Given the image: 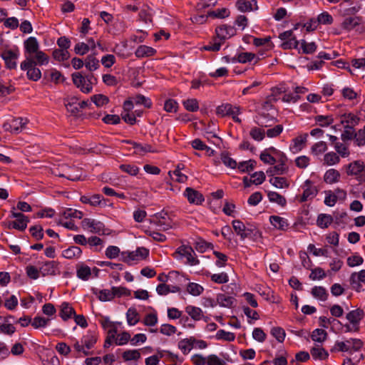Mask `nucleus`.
<instances>
[{"mask_svg": "<svg viewBox=\"0 0 365 365\" xmlns=\"http://www.w3.org/2000/svg\"><path fill=\"white\" fill-rule=\"evenodd\" d=\"M27 120L22 118H14L10 122L5 123L3 127L5 130H9L11 133H19L26 124Z\"/></svg>", "mask_w": 365, "mask_h": 365, "instance_id": "nucleus-11", "label": "nucleus"}, {"mask_svg": "<svg viewBox=\"0 0 365 365\" xmlns=\"http://www.w3.org/2000/svg\"><path fill=\"white\" fill-rule=\"evenodd\" d=\"M155 50L152 47L145 45L140 46L135 51V54L138 58L151 56L155 53Z\"/></svg>", "mask_w": 365, "mask_h": 365, "instance_id": "nucleus-37", "label": "nucleus"}, {"mask_svg": "<svg viewBox=\"0 0 365 365\" xmlns=\"http://www.w3.org/2000/svg\"><path fill=\"white\" fill-rule=\"evenodd\" d=\"M72 81L73 84L84 93H89L93 90V86H90V83H87L86 77L81 73H73L72 74Z\"/></svg>", "mask_w": 365, "mask_h": 365, "instance_id": "nucleus-9", "label": "nucleus"}, {"mask_svg": "<svg viewBox=\"0 0 365 365\" xmlns=\"http://www.w3.org/2000/svg\"><path fill=\"white\" fill-rule=\"evenodd\" d=\"M301 48L304 53H312L316 51L317 45L314 42L307 43L305 40H302Z\"/></svg>", "mask_w": 365, "mask_h": 365, "instance_id": "nucleus-59", "label": "nucleus"}, {"mask_svg": "<svg viewBox=\"0 0 365 365\" xmlns=\"http://www.w3.org/2000/svg\"><path fill=\"white\" fill-rule=\"evenodd\" d=\"M85 66L90 71H93L99 67V62L94 56L89 55L86 58Z\"/></svg>", "mask_w": 365, "mask_h": 365, "instance_id": "nucleus-49", "label": "nucleus"}, {"mask_svg": "<svg viewBox=\"0 0 365 365\" xmlns=\"http://www.w3.org/2000/svg\"><path fill=\"white\" fill-rule=\"evenodd\" d=\"M187 314L194 320L198 321L203 316L202 311L200 308L188 305L185 307Z\"/></svg>", "mask_w": 365, "mask_h": 365, "instance_id": "nucleus-38", "label": "nucleus"}, {"mask_svg": "<svg viewBox=\"0 0 365 365\" xmlns=\"http://www.w3.org/2000/svg\"><path fill=\"white\" fill-rule=\"evenodd\" d=\"M304 190L303 193L300 197L299 202H304L309 199H313L318 193L317 187L310 180H307L302 185Z\"/></svg>", "mask_w": 365, "mask_h": 365, "instance_id": "nucleus-8", "label": "nucleus"}, {"mask_svg": "<svg viewBox=\"0 0 365 365\" xmlns=\"http://www.w3.org/2000/svg\"><path fill=\"white\" fill-rule=\"evenodd\" d=\"M81 342L85 346L87 351L94 346L97 342V336L94 332L88 331L81 339Z\"/></svg>", "mask_w": 365, "mask_h": 365, "instance_id": "nucleus-23", "label": "nucleus"}, {"mask_svg": "<svg viewBox=\"0 0 365 365\" xmlns=\"http://www.w3.org/2000/svg\"><path fill=\"white\" fill-rule=\"evenodd\" d=\"M267 197L271 202L276 203L282 207L285 206L287 204L286 198L277 192L269 191L267 192Z\"/></svg>", "mask_w": 365, "mask_h": 365, "instance_id": "nucleus-34", "label": "nucleus"}, {"mask_svg": "<svg viewBox=\"0 0 365 365\" xmlns=\"http://www.w3.org/2000/svg\"><path fill=\"white\" fill-rule=\"evenodd\" d=\"M217 304L220 307L230 308L235 302L234 297L227 296L225 294H218L217 295Z\"/></svg>", "mask_w": 365, "mask_h": 365, "instance_id": "nucleus-31", "label": "nucleus"}, {"mask_svg": "<svg viewBox=\"0 0 365 365\" xmlns=\"http://www.w3.org/2000/svg\"><path fill=\"white\" fill-rule=\"evenodd\" d=\"M184 195L187 198L190 203L200 205L204 201L203 195L198 191L187 187L185 190Z\"/></svg>", "mask_w": 365, "mask_h": 365, "instance_id": "nucleus-15", "label": "nucleus"}, {"mask_svg": "<svg viewBox=\"0 0 365 365\" xmlns=\"http://www.w3.org/2000/svg\"><path fill=\"white\" fill-rule=\"evenodd\" d=\"M349 282L352 289L357 292L364 291L362 283L365 284V269L353 272L350 276Z\"/></svg>", "mask_w": 365, "mask_h": 365, "instance_id": "nucleus-7", "label": "nucleus"}, {"mask_svg": "<svg viewBox=\"0 0 365 365\" xmlns=\"http://www.w3.org/2000/svg\"><path fill=\"white\" fill-rule=\"evenodd\" d=\"M75 310L68 302H63L61 305L60 316L66 321L69 319L72 315L74 316Z\"/></svg>", "mask_w": 365, "mask_h": 365, "instance_id": "nucleus-33", "label": "nucleus"}, {"mask_svg": "<svg viewBox=\"0 0 365 365\" xmlns=\"http://www.w3.org/2000/svg\"><path fill=\"white\" fill-rule=\"evenodd\" d=\"M21 69L27 71V77L29 80L37 81L41 77V72L39 68H36L34 62L31 58H26L20 65Z\"/></svg>", "mask_w": 365, "mask_h": 365, "instance_id": "nucleus-3", "label": "nucleus"}, {"mask_svg": "<svg viewBox=\"0 0 365 365\" xmlns=\"http://www.w3.org/2000/svg\"><path fill=\"white\" fill-rule=\"evenodd\" d=\"M128 324L130 326L135 325L139 322L138 313L135 308H129L126 313Z\"/></svg>", "mask_w": 365, "mask_h": 365, "instance_id": "nucleus-44", "label": "nucleus"}, {"mask_svg": "<svg viewBox=\"0 0 365 365\" xmlns=\"http://www.w3.org/2000/svg\"><path fill=\"white\" fill-rule=\"evenodd\" d=\"M58 269V263L55 261H48L40 267V272L43 276L55 275Z\"/></svg>", "mask_w": 365, "mask_h": 365, "instance_id": "nucleus-21", "label": "nucleus"}, {"mask_svg": "<svg viewBox=\"0 0 365 365\" xmlns=\"http://www.w3.org/2000/svg\"><path fill=\"white\" fill-rule=\"evenodd\" d=\"M221 160L222 163L228 168L234 169L237 165V162L230 158V155L226 152L221 153Z\"/></svg>", "mask_w": 365, "mask_h": 365, "instance_id": "nucleus-57", "label": "nucleus"}, {"mask_svg": "<svg viewBox=\"0 0 365 365\" xmlns=\"http://www.w3.org/2000/svg\"><path fill=\"white\" fill-rule=\"evenodd\" d=\"M277 121L276 118L269 115V113H261L256 117L255 122L261 128L271 127Z\"/></svg>", "mask_w": 365, "mask_h": 365, "instance_id": "nucleus-17", "label": "nucleus"}, {"mask_svg": "<svg viewBox=\"0 0 365 365\" xmlns=\"http://www.w3.org/2000/svg\"><path fill=\"white\" fill-rule=\"evenodd\" d=\"M192 338L185 339L179 341L178 348L183 352L187 354L192 348Z\"/></svg>", "mask_w": 365, "mask_h": 365, "instance_id": "nucleus-51", "label": "nucleus"}, {"mask_svg": "<svg viewBox=\"0 0 365 365\" xmlns=\"http://www.w3.org/2000/svg\"><path fill=\"white\" fill-rule=\"evenodd\" d=\"M327 336V333L325 330L322 329H316L312 331L311 335V338L313 341L317 342H323L326 340Z\"/></svg>", "mask_w": 365, "mask_h": 365, "instance_id": "nucleus-46", "label": "nucleus"}, {"mask_svg": "<svg viewBox=\"0 0 365 365\" xmlns=\"http://www.w3.org/2000/svg\"><path fill=\"white\" fill-rule=\"evenodd\" d=\"M288 170L289 168L287 165H282L277 163L276 165L269 168L267 170V174L272 178L284 175Z\"/></svg>", "mask_w": 365, "mask_h": 365, "instance_id": "nucleus-24", "label": "nucleus"}, {"mask_svg": "<svg viewBox=\"0 0 365 365\" xmlns=\"http://www.w3.org/2000/svg\"><path fill=\"white\" fill-rule=\"evenodd\" d=\"M1 56L4 60L8 68L13 69L16 67V60L18 58V53L11 50H6L1 53Z\"/></svg>", "mask_w": 365, "mask_h": 365, "instance_id": "nucleus-16", "label": "nucleus"}, {"mask_svg": "<svg viewBox=\"0 0 365 365\" xmlns=\"http://www.w3.org/2000/svg\"><path fill=\"white\" fill-rule=\"evenodd\" d=\"M255 58H256V56L255 53H251V52H244V53H239L236 58H234L232 59V62L237 61L240 63H246L252 61Z\"/></svg>", "mask_w": 365, "mask_h": 365, "instance_id": "nucleus-42", "label": "nucleus"}, {"mask_svg": "<svg viewBox=\"0 0 365 365\" xmlns=\"http://www.w3.org/2000/svg\"><path fill=\"white\" fill-rule=\"evenodd\" d=\"M364 163L360 160H356L348 165L347 174L349 175H357L364 171Z\"/></svg>", "mask_w": 365, "mask_h": 365, "instance_id": "nucleus-26", "label": "nucleus"}, {"mask_svg": "<svg viewBox=\"0 0 365 365\" xmlns=\"http://www.w3.org/2000/svg\"><path fill=\"white\" fill-rule=\"evenodd\" d=\"M153 222L163 230H167L171 227V220L166 212L156 213L153 217Z\"/></svg>", "mask_w": 365, "mask_h": 365, "instance_id": "nucleus-14", "label": "nucleus"}, {"mask_svg": "<svg viewBox=\"0 0 365 365\" xmlns=\"http://www.w3.org/2000/svg\"><path fill=\"white\" fill-rule=\"evenodd\" d=\"M203 290L204 288L197 283L190 282L187 286V292L192 296H199L202 293Z\"/></svg>", "mask_w": 365, "mask_h": 365, "instance_id": "nucleus-50", "label": "nucleus"}, {"mask_svg": "<svg viewBox=\"0 0 365 365\" xmlns=\"http://www.w3.org/2000/svg\"><path fill=\"white\" fill-rule=\"evenodd\" d=\"M308 134L304 133L293 139V149L296 152L302 150L307 143Z\"/></svg>", "mask_w": 365, "mask_h": 365, "instance_id": "nucleus-39", "label": "nucleus"}, {"mask_svg": "<svg viewBox=\"0 0 365 365\" xmlns=\"http://www.w3.org/2000/svg\"><path fill=\"white\" fill-rule=\"evenodd\" d=\"M58 176L66 178L72 181L79 180L81 178V172L76 168H69L64 173L57 174Z\"/></svg>", "mask_w": 365, "mask_h": 365, "instance_id": "nucleus-27", "label": "nucleus"}, {"mask_svg": "<svg viewBox=\"0 0 365 365\" xmlns=\"http://www.w3.org/2000/svg\"><path fill=\"white\" fill-rule=\"evenodd\" d=\"M327 150V143L324 141H319L314 144L312 147V152L316 155L324 153Z\"/></svg>", "mask_w": 365, "mask_h": 365, "instance_id": "nucleus-62", "label": "nucleus"}, {"mask_svg": "<svg viewBox=\"0 0 365 365\" xmlns=\"http://www.w3.org/2000/svg\"><path fill=\"white\" fill-rule=\"evenodd\" d=\"M240 108L239 106H232L230 103H225L219 106L216 109L217 115L224 117L226 115H232L234 114H240Z\"/></svg>", "mask_w": 365, "mask_h": 365, "instance_id": "nucleus-13", "label": "nucleus"}, {"mask_svg": "<svg viewBox=\"0 0 365 365\" xmlns=\"http://www.w3.org/2000/svg\"><path fill=\"white\" fill-rule=\"evenodd\" d=\"M215 32L217 38L224 41L225 39L235 36L236 34V29L233 26L224 24L217 27Z\"/></svg>", "mask_w": 365, "mask_h": 365, "instance_id": "nucleus-12", "label": "nucleus"}, {"mask_svg": "<svg viewBox=\"0 0 365 365\" xmlns=\"http://www.w3.org/2000/svg\"><path fill=\"white\" fill-rule=\"evenodd\" d=\"M82 254V250L77 246H71L62 252L63 257L66 259L79 258Z\"/></svg>", "mask_w": 365, "mask_h": 365, "instance_id": "nucleus-30", "label": "nucleus"}, {"mask_svg": "<svg viewBox=\"0 0 365 365\" xmlns=\"http://www.w3.org/2000/svg\"><path fill=\"white\" fill-rule=\"evenodd\" d=\"M256 161L250 160L240 163L237 166L239 170L242 173H249L253 170L256 166Z\"/></svg>", "mask_w": 365, "mask_h": 365, "instance_id": "nucleus-41", "label": "nucleus"}, {"mask_svg": "<svg viewBox=\"0 0 365 365\" xmlns=\"http://www.w3.org/2000/svg\"><path fill=\"white\" fill-rule=\"evenodd\" d=\"M26 58H31L35 66L46 65L49 61L48 56L40 50L35 52L33 55L26 56Z\"/></svg>", "mask_w": 365, "mask_h": 365, "instance_id": "nucleus-19", "label": "nucleus"}, {"mask_svg": "<svg viewBox=\"0 0 365 365\" xmlns=\"http://www.w3.org/2000/svg\"><path fill=\"white\" fill-rule=\"evenodd\" d=\"M211 280L217 284L227 283L229 280V277L225 272L220 274H213L211 275Z\"/></svg>", "mask_w": 365, "mask_h": 365, "instance_id": "nucleus-64", "label": "nucleus"}, {"mask_svg": "<svg viewBox=\"0 0 365 365\" xmlns=\"http://www.w3.org/2000/svg\"><path fill=\"white\" fill-rule=\"evenodd\" d=\"M24 47L27 56H30L39 50V43L35 37L31 36L24 41Z\"/></svg>", "mask_w": 365, "mask_h": 365, "instance_id": "nucleus-22", "label": "nucleus"}, {"mask_svg": "<svg viewBox=\"0 0 365 365\" xmlns=\"http://www.w3.org/2000/svg\"><path fill=\"white\" fill-rule=\"evenodd\" d=\"M185 109L190 112H195L199 109L198 101L195 98L187 99L183 101Z\"/></svg>", "mask_w": 365, "mask_h": 365, "instance_id": "nucleus-56", "label": "nucleus"}, {"mask_svg": "<svg viewBox=\"0 0 365 365\" xmlns=\"http://www.w3.org/2000/svg\"><path fill=\"white\" fill-rule=\"evenodd\" d=\"M316 123L321 127H327L334 123L332 115H318L314 118Z\"/></svg>", "mask_w": 365, "mask_h": 365, "instance_id": "nucleus-43", "label": "nucleus"}, {"mask_svg": "<svg viewBox=\"0 0 365 365\" xmlns=\"http://www.w3.org/2000/svg\"><path fill=\"white\" fill-rule=\"evenodd\" d=\"M310 353L314 359L323 360L327 359L329 356L328 352L319 346L312 348Z\"/></svg>", "mask_w": 365, "mask_h": 365, "instance_id": "nucleus-36", "label": "nucleus"}, {"mask_svg": "<svg viewBox=\"0 0 365 365\" xmlns=\"http://www.w3.org/2000/svg\"><path fill=\"white\" fill-rule=\"evenodd\" d=\"M250 135L255 140L261 141L264 138L265 131L260 128L254 127L251 129Z\"/></svg>", "mask_w": 365, "mask_h": 365, "instance_id": "nucleus-55", "label": "nucleus"}, {"mask_svg": "<svg viewBox=\"0 0 365 365\" xmlns=\"http://www.w3.org/2000/svg\"><path fill=\"white\" fill-rule=\"evenodd\" d=\"M324 163L327 165H335L340 161V158L336 153L334 152H329L324 155Z\"/></svg>", "mask_w": 365, "mask_h": 365, "instance_id": "nucleus-53", "label": "nucleus"}, {"mask_svg": "<svg viewBox=\"0 0 365 365\" xmlns=\"http://www.w3.org/2000/svg\"><path fill=\"white\" fill-rule=\"evenodd\" d=\"M125 361L138 360L140 358V353L138 350H127L123 353Z\"/></svg>", "mask_w": 365, "mask_h": 365, "instance_id": "nucleus-58", "label": "nucleus"}, {"mask_svg": "<svg viewBox=\"0 0 365 365\" xmlns=\"http://www.w3.org/2000/svg\"><path fill=\"white\" fill-rule=\"evenodd\" d=\"M271 334L279 342L284 341L286 334L282 328L274 327L271 330Z\"/></svg>", "mask_w": 365, "mask_h": 365, "instance_id": "nucleus-63", "label": "nucleus"}, {"mask_svg": "<svg viewBox=\"0 0 365 365\" xmlns=\"http://www.w3.org/2000/svg\"><path fill=\"white\" fill-rule=\"evenodd\" d=\"M333 222V217L330 215L320 214L317 220V224L321 228H327Z\"/></svg>", "mask_w": 365, "mask_h": 365, "instance_id": "nucleus-40", "label": "nucleus"}, {"mask_svg": "<svg viewBox=\"0 0 365 365\" xmlns=\"http://www.w3.org/2000/svg\"><path fill=\"white\" fill-rule=\"evenodd\" d=\"M77 277L82 280H88L91 275V268L87 265H81L77 269Z\"/></svg>", "mask_w": 365, "mask_h": 365, "instance_id": "nucleus-45", "label": "nucleus"}, {"mask_svg": "<svg viewBox=\"0 0 365 365\" xmlns=\"http://www.w3.org/2000/svg\"><path fill=\"white\" fill-rule=\"evenodd\" d=\"M112 291L113 294V298L120 297L123 296H130V290L124 287H112Z\"/></svg>", "mask_w": 365, "mask_h": 365, "instance_id": "nucleus-60", "label": "nucleus"}, {"mask_svg": "<svg viewBox=\"0 0 365 365\" xmlns=\"http://www.w3.org/2000/svg\"><path fill=\"white\" fill-rule=\"evenodd\" d=\"M269 182L271 185L278 189L288 188L289 187V182L284 177H272L269 180Z\"/></svg>", "mask_w": 365, "mask_h": 365, "instance_id": "nucleus-28", "label": "nucleus"}, {"mask_svg": "<svg viewBox=\"0 0 365 365\" xmlns=\"http://www.w3.org/2000/svg\"><path fill=\"white\" fill-rule=\"evenodd\" d=\"M362 18L361 16H349L342 21L341 27L346 31H351L356 26L361 24Z\"/></svg>", "mask_w": 365, "mask_h": 365, "instance_id": "nucleus-20", "label": "nucleus"}, {"mask_svg": "<svg viewBox=\"0 0 365 365\" xmlns=\"http://www.w3.org/2000/svg\"><path fill=\"white\" fill-rule=\"evenodd\" d=\"M127 143H130L133 145L135 149V153L138 155H144L146 153H157L158 150L152 147L150 144L145 143L140 144L130 140L126 141Z\"/></svg>", "mask_w": 365, "mask_h": 365, "instance_id": "nucleus-18", "label": "nucleus"}, {"mask_svg": "<svg viewBox=\"0 0 365 365\" xmlns=\"http://www.w3.org/2000/svg\"><path fill=\"white\" fill-rule=\"evenodd\" d=\"M215 337L218 340H225L226 341H232L235 339V335L232 332H229V331H226L223 329H220L217 331Z\"/></svg>", "mask_w": 365, "mask_h": 365, "instance_id": "nucleus-47", "label": "nucleus"}, {"mask_svg": "<svg viewBox=\"0 0 365 365\" xmlns=\"http://www.w3.org/2000/svg\"><path fill=\"white\" fill-rule=\"evenodd\" d=\"M173 256L178 260L186 259L185 263L190 266L197 265L200 263V261L196 257L195 251L190 246H180L173 254Z\"/></svg>", "mask_w": 365, "mask_h": 365, "instance_id": "nucleus-1", "label": "nucleus"}, {"mask_svg": "<svg viewBox=\"0 0 365 365\" xmlns=\"http://www.w3.org/2000/svg\"><path fill=\"white\" fill-rule=\"evenodd\" d=\"M340 178V173L335 169L328 170L324 176V180L326 183L333 184L337 182Z\"/></svg>", "mask_w": 365, "mask_h": 365, "instance_id": "nucleus-32", "label": "nucleus"}, {"mask_svg": "<svg viewBox=\"0 0 365 365\" xmlns=\"http://www.w3.org/2000/svg\"><path fill=\"white\" fill-rule=\"evenodd\" d=\"M149 255V250L145 247H139L133 252H123L122 259L124 262L130 264L132 261H138L146 258Z\"/></svg>", "mask_w": 365, "mask_h": 365, "instance_id": "nucleus-4", "label": "nucleus"}, {"mask_svg": "<svg viewBox=\"0 0 365 365\" xmlns=\"http://www.w3.org/2000/svg\"><path fill=\"white\" fill-rule=\"evenodd\" d=\"M235 232L240 236V239L244 240L245 238L255 236L257 230L253 228L247 227L245 224L239 220H235L232 222Z\"/></svg>", "mask_w": 365, "mask_h": 365, "instance_id": "nucleus-5", "label": "nucleus"}, {"mask_svg": "<svg viewBox=\"0 0 365 365\" xmlns=\"http://www.w3.org/2000/svg\"><path fill=\"white\" fill-rule=\"evenodd\" d=\"M91 100L97 107H102L109 102V98L103 94H96L91 97Z\"/></svg>", "mask_w": 365, "mask_h": 365, "instance_id": "nucleus-48", "label": "nucleus"}, {"mask_svg": "<svg viewBox=\"0 0 365 365\" xmlns=\"http://www.w3.org/2000/svg\"><path fill=\"white\" fill-rule=\"evenodd\" d=\"M81 225L83 229H90V231L93 233L98 235L106 234L104 224L95 219L84 218L81 222Z\"/></svg>", "mask_w": 365, "mask_h": 365, "instance_id": "nucleus-6", "label": "nucleus"}, {"mask_svg": "<svg viewBox=\"0 0 365 365\" xmlns=\"http://www.w3.org/2000/svg\"><path fill=\"white\" fill-rule=\"evenodd\" d=\"M3 225L8 229L14 228L20 231H24L27 227L24 222H18L17 220L12 222H4Z\"/></svg>", "mask_w": 365, "mask_h": 365, "instance_id": "nucleus-52", "label": "nucleus"}, {"mask_svg": "<svg viewBox=\"0 0 365 365\" xmlns=\"http://www.w3.org/2000/svg\"><path fill=\"white\" fill-rule=\"evenodd\" d=\"M270 223L277 229L284 230L288 227V223L287 220L284 218L277 216L272 215L269 217Z\"/></svg>", "mask_w": 365, "mask_h": 365, "instance_id": "nucleus-29", "label": "nucleus"}, {"mask_svg": "<svg viewBox=\"0 0 365 365\" xmlns=\"http://www.w3.org/2000/svg\"><path fill=\"white\" fill-rule=\"evenodd\" d=\"M365 313L361 309H356L347 313L346 318L353 325L354 331L359 330V322L364 317Z\"/></svg>", "mask_w": 365, "mask_h": 365, "instance_id": "nucleus-10", "label": "nucleus"}, {"mask_svg": "<svg viewBox=\"0 0 365 365\" xmlns=\"http://www.w3.org/2000/svg\"><path fill=\"white\" fill-rule=\"evenodd\" d=\"M363 346V342L359 339H350L345 341H336L334 346L331 349V352L336 351H359Z\"/></svg>", "mask_w": 365, "mask_h": 365, "instance_id": "nucleus-2", "label": "nucleus"}, {"mask_svg": "<svg viewBox=\"0 0 365 365\" xmlns=\"http://www.w3.org/2000/svg\"><path fill=\"white\" fill-rule=\"evenodd\" d=\"M53 57L58 61H63L70 57V53L65 49H55L53 51Z\"/></svg>", "mask_w": 365, "mask_h": 365, "instance_id": "nucleus-54", "label": "nucleus"}, {"mask_svg": "<svg viewBox=\"0 0 365 365\" xmlns=\"http://www.w3.org/2000/svg\"><path fill=\"white\" fill-rule=\"evenodd\" d=\"M91 290L93 294L96 295L98 299L101 302L110 301L113 299L112 289L99 290L96 288H93Z\"/></svg>", "mask_w": 365, "mask_h": 365, "instance_id": "nucleus-25", "label": "nucleus"}, {"mask_svg": "<svg viewBox=\"0 0 365 365\" xmlns=\"http://www.w3.org/2000/svg\"><path fill=\"white\" fill-rule=\"evenodd\" d=\"M312 296L321 301H326L328 298V293L326 289L322 286H315L312 289Z\"/></svg>", "mask_w": 365, "mask_h": 365, "instance_id": "nucleus-35", "label": "nucleus"}, {"mask_svg": "<svg viewBox=\"0 0 365 365\" xmlns=\"http://www.w3.org/2000/svg\"><path fill=\"white\" fill-rule=\"evenodd\" d=\"M266 176L262 171L255 172L251 175L250 182L256 185H261L265 180Z\"/></svg>", "mask_w": 365, "mask_h": 365, "instance_id": "nucleus-61", "label": "nucleus"}]
</instances>
